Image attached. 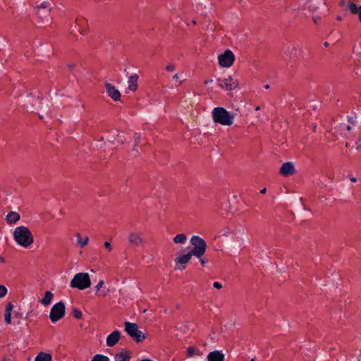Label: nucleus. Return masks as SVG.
I'll list each match as a JSON object with an SVG mask.
<instances>
[{
    "instance_id": "nucleus-48",
    "label": "nucleus",
    "mask_w": 361,
    "mask_h": 361,
    "mask_svg": "<svg viewBox=\"0 0 361 361\" xmlns=\"http://www.w3.org/2000/svg\"><path fill=\"white\" fill-rule=\"evenodd\" d=\"M337 20H341V18L340 16L337 17Z\"/></svg>"
},
{
    "instance_id": "nucleus-13",
    "label": "nucleus",
    "mask_w": 361,
    "mask_h": 361,
    "mask_svg": "<svg viewBox=\"0 0 361 361\" xmlns=\"http://www.w3.org/2000/svg\"><path fill=\"white\" fill-rule=\"evenodd\" d=\"M120 338L121 332L118 330H115L107 336L106 344L108 347H113L118 343Z\"/></svg>"
},
{
    "instance_id": "nucleus-21",
    "label": "nucleus",
    "mask_w": 361,
    "mask_h": 361,
    "mask_svg": "<svg viewBox=\"0 0 361 361\" xmlns=\"http://www.w3.org/2000/svg\"><path fill=\"white\" fill-rule=\"evenodd\" d=\"M52 356L49 353L41 352L35 357V361H51Z\"/></svg>"
},
{
    "instance_id": "nucleus-36",
    "label": "nucleus",
    "mask_w": 361,
    "mask_h": 361,
    "mask_svg": "<svg viewBox=\"0 0 361 361\" xmlns=\"http://www.w3.org/2000/svg\"><path fill=\"white\" fill-rule=\"evenodd\" d=\"M104 246H105V247H106V248L109 252H111V251L112 250V249H113V247H112V246H111V243H110L109 242H105V243H104Z\"/></svg>"
},
{
    "instance_id": "nucleus-50",
    "label": "nucleus",
    "mask_w": 361,
    "mask_h": 361,
    "mask_svg": "<svg viewBox=\"0 0 361 361\" xmlns=\"http://www.w3.org/2000/svg\"><path fill=\"white\" fill-rule=\"evenodd\" d=\"M2 361H6V358H5V357H4V358L2 359Z\"/></svg>"
},
{
    "instance_id": "nucleus-35",
    "label": "nucleus",
    "mask_w": 361,
    "mask_h": 361,
    "mask_svg": "<svg viewBox=\"0 0 361 361\" xmlns=\"http://www.w3.org/2000/svg\"><path fill=\"white\" fill-rule=\"evenodd\" d=\"M13 305L11 303H8L6 307V312H10L11 313V311L13 310Z\"/></svg>"
},
{
    "instance_id": "nucleus-47",
    "label": "nucleus",
    "mask_w": 361,
    "mask_h": 361,
    "mask_svg": "<svg viewBox=\"0 0 361 361\" xmlns=\"http://www.w3.org/2000/svg\"><path fill=\"white\" fill-rule=\"evenodd\" d=\"M141 361H152V360H149V359H144V360H141Z\"/></svg>"
},
{
    "instance_id": "nucleus-8",
    "label": "nucleus",
    "mask_w": 361,
    "mask_h": 361,
    "mask_svg": "<svg viewBox=\"0 0 361 361\" xmlns=\"http://www.w3.org/2000/svg\"><path fill=\"white\" fill-rule=\"evenodd\" d=\"M219 63L221 67L228 68L231 66L235 60V56L231 50H226L218 56Z\"/></svg>"
},
{
    "instance_id": "nucleus-14",
    "label": "nucleus",
    "mask_w": 361,
    "mask_h": 361,
    "mask_svg": "<svg viewBox=\"0 0 361 361\" xmlns=\"http://www.w3.org/2000/svg\"><path fill=\"white\" fill-rule=\"evenodd\" d=\"M280 173L285 176L288 177L295 173V167L291 162H286L283 164L280 169Z\"/></svg>"
},
{
    "instance_id": "nucleus-52",
    "label": "nucleus",
    "mask_w": 361,
    "mask_h": 361,
    "mask_svg": "<svg viewBox=\"0 0 361 361\" xmlns=\"http://www.w3.org/2000/svg\"><path fill=\"white\" fill-rule=\"evenodd\" d=\"M345 146L348 147V142H346Z\"/></svg>"
},
{
    "instance_id": "nucleus-33",
    "label": "nucleus",
    "mask_w": 361,
    "mask_h": 361,
    "mask_svg": "<svg viewBox=\"0 0 361 361\" xmlns=\"http://www.w3.org/2000/svg\"><path fill=\"white\" fill-rule=\"evenodd\" d=\"M103 285L104 281L102 280L99 281L97 285L95 286L97 291H99L102 288Z\"/></svg>"
},
{
    "instance_id": "nucleus-51",
    "label": "nucleus",
    "mask_w": 361,
    "mask_h": 361,
    "mask_svg": "<svg viewBox=\"0 0 361 361\" xmlns=\"http://www.w3.org/2000/svg\"><path fill=\"white\" fill-rule=\"evenodd\" d=\"M265 87L267 89V88H269V85H267L265 86Z\"/></svg>"
},
{
    "instance_id": "nucleus-43",
    "label": "nucleus",
    "mask_w": 361,
    "mask_h": 361,
    "mask_svg": "<svg viewBox=\"0 0 361 361\" xmlns=\"http://www.w3.org/2000/svg\"><path fill=\"white\" fill-rule=\"evenodd\" d=\"M173 79H175V80H178L179 77H178V74H175V75H173Z\"/></svg>"
},
{
    "instance_id": "nucleus-20",
    "label": "nucleus",
    "mask_w": 361,
    "mask_h": 361,
    "mask_svg": "<svg viewBox=\"0 0 361 361\" xmlns=\"http://www.w3.org/2000/svg\"><path fill=\"white\" fill-rule=\"evenodd\" d=\"M53 297L54 294L51 291L47 290L45 292L44 296L42 298L40 302L44 306H48L51 304Z\"/></svg>"
},
{
    "instance_id": "nucleus-49",
    "label": "nucleus",
    "mask_w": 361,
    "mask_h": 361,
    "mask_svg": "<svg viewBox=\"0 0 361 361\" xmlns=\"http://www.w3.org/2000/svg\"><path fill=\"white\" fill-rule=\"evenodd\" d=\"M255 109L257 111V110H259V106H257V107H256V109Z\"/></svg>"
},
{
    "instance_id": "nucleus-10",
    "label": "nucleus",
    "mask_w": 361,
    "mask_h": 361,
    "mask_svg": "<svg viewBox=\"0 0 361 361\" xmlns=\"http://www.w3.org/2000/svg\"><path fill=\"white\" fill-rule=\"evenodd\" d=\"M192 256H193L190 252L179 255L178 257L176 258L175 262H176V267L175 269H179V270H184L185 269V264L189 262V261L191 259Z\"/></svg>"
},
{
    "instance_id": "nucleus-42",
    "label": "nucleus",
    "mask_w": 361,
    "mask_h": 361,
    "mask_svg": "<svg viewBox=\"0 0 361 361\" xmlns=\"http://www.w3.org/2000/svg\"><path fill=\"white\" fill-rule=\"evenodd\" d=\"M266 191H267V189L264 188H263V189H262V190H260V193H262V194H264V193L266 192Z\"/></svg>"
},
{
    "instance_id": "nucleus-44",
    "label": "nucleus",
    "mask_w": 361,
    "mask_h": 361,
    "mask_svg": "<svg viewBox=\"0 0 361 361\" xmlns=\"http://www.w3.org/2000/svg\"><path fill=\"white\" fill-rule=\"evenodd\" d=\"M350 180H351L352 182H355V181L357 180V179H356V178H354V177H353V178H350Z\"/></svg>"
},
{
    "instance_id": "nucleus-31",
    "label": "nucleus",
    "mask_w": 361,
    "mask_h": 361,
    "mask_svg": "<svg viewBox=\"0 0 361 361\" xmlns=\"http://www.w3.org/2000/svg\"><path fill=\"white\" fill-rule=\"evenodd\" d=\"M312 20L316 25L320 24L322 20V18L319 16H313Z\"/></svg>"
},
{
    "instance_id": "nucleus-37",
    "label": "nucleus",
    "mask_w": 361,
    "mask_h": 361,
    "mask_svg": "<svg viewBox=\"0 0 361 361\" xmlns=\"http://www.w3.org/2000/svg\"><path fill=\"white\" fill-rule=\"evenodd\" d=\"M213 286L217 289H221L222 288V285L218 281L214 282Z\"/></svg>"
},
{
    "instance_id": "nucleus-23",
    "label": "nucleus",
    "mask_w": 361,
    "mask_h": 361,
    "mask_svg": "<svg viewBox=\"0 0 361 361\" xmlns=\"http://www.w3.org/2000/svg\"><path fill=\"white\" fill-rule=\"evenodd\" d=\"M37 14H39V10L44 9V13L49 15L51 11L50 4L48 2L44 1L40 5L37 6Z\"/></svg>"
},
{
    "instance_id": "nucleus-16",
    "label": "nucleus",
    "mask_w": 361,
    "mask_h": 361,
    "mask_svg": "<svg viewBox=\"0 0 361 361\" xmlns=\"http://www.w3.org/2000/svg\"><path fill=\"white\" fill-rule=\"evenodd\" d=\"M225 356L219 350H214L207 355L208 361H224Z\"/></svg>"
},
{
    "instance_id": "nucleus-27",
    "label": "nucleus",
    "mask_w": 361,
    "mask_h": 361,
    "mask_svg": "<svg viewBox=\"0 0 361 361\" xmlns=\"http://www.w3.org/2000/svg\"><path fill=\"white\" fill-rule=\"evenodd\" d=\"M73 315L77 319H80L82 317V312L80 310L74 308L73 310Z\"/></svg>"
},
{
    "instance_id": "nucleus-12",
    "label": "nucleus",
    "mask_w": 361,
    "mask_h": 361,
    "mask_svg": "<svg viewBox=\"0 0 361 361\" xmlns=\"http://www.w3.org/2000/svg\"><path fill=\"white\" fill-rule=\"evenodd\" d=\"M128 241L132 245L134 246H140L145 242L142 233L138 232L130 233L128 235Z\"/></svg>"
},
{
    "instance_id": "nucleus-4",
    "label": "nucleus",
    "mask_w": 361,
    "mask_h": 361,
    "mask_svg": "<svg viewBox=\"0 0 361 361\" xmlns=\"http://www.w3.org/2000/svg\"><path fill=\"white\" fill-rule=\"evenodd\" d=\"M72 288H77L79 290H85L91 286V281L87 273L76 274L71 281Z\"/></svg>"
},
{
    "instance_id": "nucleus-5",
    "label": "nucleus",
    "mask_w": 361,
    "mask_h": 361,
    "mask_svg": "<svg viewBox=\"0 0 361 361\" xmlns=\"http://www.w3.org/2000/svg\"><path fill=\"white\" fill-rule=\"evenodd\" d=\"M124 326L125 331H126L127 334L136 342H142L145 339V334L139 330V327L137 324L126 322L124 323Z\"/></svg>"
},
{
    "instance_id": "nucleus-17",
    "label": "nucleus",
    "mask_w": 361,
    "mask_h": 361,
    "mask_svg": "<svg viewBox=\"0 0 361 361\" xmlns=\"http://www.w3.org/2000/svg\"><path fill=\"white\" fill-rule=\"evenodd\" d=\"M131 358V352L129 350H123L115 355V361H130Z\"/></svg>"
},
{
    "instance_id": "nucleus-45",
    "label": "nucleus",
    "mask_w": 361,
    "mask_h": 361,
    "mask_svg": "<svg viewBox=\"0 0 361 361\" xmlns=\"http://www.w3.org/2000/svg\"><path fill=\"white\" fill-rule=\"evenodd\" d=\"M212 81H213L212 80H206V81L204 82V83H205V84H208L209 82H212Z\"/></svg>"
},
{
    "instance_id": "nucleus-19",
    "label": "nucleus",
    "mask_w": 361,
    "mask_h": 361,
    "mask_svg": "<svg viewBox=\"0 0 361 361\" xmlns=\"http://www.w3.org/2000/svg\"><path fill=\"white\" fill-rule=\"evenodd\" d=\"M187 356L188 357H192L194 356H201L202 355L201 350L195 346H188L187 348Z\"/></svg>"
},
{
    "instance_id": "nucleus-2",
    "label": "nucleus",
    "mask_w": 361,
    "mask_h": 361,
    "mask_svg": "<svg viewBox=\"0 0 361 361\" xmlns=\"http://www.w3.org/2000/svg\"><path fill=\"white\" fill-rule=\"evenodd\" d=\"M212 119L214 123L222 126H230L233 123L234 114L228 111L224 107H215L212 111Z\"/></svg>"
},
{
    "instance_id": "nucleus-24",
    "label": "nucleus",
    "mask_w": 361,
    "mask_h": 361,
    "mask_svg": "<svg viewBox=\"0 0 361 361\" xmlns=\"http://www.w3.org/2000/svg\"><path fill=\"white\" fill-rule=\"evenodd\" d=\"M75 236L77 238V242L80 245V247H83L87 245L88 241H89L88 237L86 236L85 238H82L80 234L78 233H76Z\"/></svg>"
},
{
    "instance_id": "nucleus-15",
    "label": "nucleus",
    "mask_w": 361,
    "mask_h": 361,
    "mask_svg": "<svg viewBox=\"0 0 361 361\" xmlns=\"http://www.w3.org/2000/svg\"><path fill=\"white\" fill-rule=\"evenodd\" d=\"M138 78H139V77H138V75H137V74H133L128 78V89L130 90L135 92L137 90Z\"/></svg>"
},
{
    "instance_id": "nucleus-38",
    "label": "nucleus",
    "mask_w": 361,
    "mask_h": 361,
    "mask_svg": "<svg viewBox=\"0 0 361 361\" xmlns=\"http://www.w3.org/2000/svg\"><path fill=\"white\" fill-rule=\"evenodd\" d=\"M358 17H359V20L361 22V5L359 6Z\"/></svg>"
},
{
    "instance_id": "nucleus-11",
    "label": "nucleus",
    "mask_w": 361,
    "mask_h": 361,
    "mask_svg": "<svg viewBox=\"0 0 361 361\" xmlns=\"http://www.w3.org/2000/svg\"><path fill=\"white\" fill-rule=\"evenodd\" d=\"M105 87L109 97L114 101L120 100L121 94L114 85L109 82H105Z\"/></svg>"
},
{
    "instance_id": "nucleus-46",
    "label": "nucleus",
    "mask_w": 361,
    "mask_h": 361,
    "mask_svg": "<svg viewBox=\"0 0 361 361\" xmlns=\"http://www.w3.org/2000/svg\"><path fill=\"white\" fill-rule=\"evenodd\" d=\"M324 46H325L326 47H329V43H328L327 42H326L324 43Z\"/></svg>"
},
{
    "instance_id": "nucleus-53",
    "label": "nucleus",
    "mask_w": 361,
    "mask_h": 361,
    "mask_svg": "<svg viewBox=\"0 0 361 361\" xmlns=\"http://www.w3.org/2000/svg\"><path fill=\"white\" fill-rule=\"evenodd\" d=\"M255 358H252V359L251 360V361H255Z\"/></svg>"
},
{
    "instance_id": "nucleus-28",
    "label": "nucleus",
    "mask_w": 361,
    "mask_h": 361,
    "mask_svg": "<svg viewBox=\"0 0 361 361\" xmlns=\"http://www.w3.org/2000/svg\"><path fill=\"white\" fill-rule=\"evenodd\" d=\"M7 293V288L4 285H0V298L4 297Z\"/></svg>"
},
{
    "instance_id": "nucleus-9",
    "label": "nucleus",
    "mask_w": 361,
    "mask_h": 361,
    "mask_svg": "<svg viewBox=\"0 0 361 361\" xmlns=\"http://www.w3.org/2000/svg\"><path fill=\"white\" fill-rule=\"evenodd\" d=\"M355 124H356V116H348L347 123H341L340 124V130L345 136L348 137L350 134L351 130L355 126Z\"/></svg>"
},
{
    "instance_id": "nucleus-30",
    "label": "nucleus",
    "mask_w": 361,
    "mask_h": 361,
    "mask_svg": "<svg viewBox=\"0 0 361 361\" xmlns=\"http://www.w3.org/2000/svg\"><path fill=\"white\" fill-rule=\"evenodd\" d=\"M5 322L6 324H9L11 322V313L10 312H5Z\"/></svg>"
},
{
    "instance_id": "nucleus-1",
    "label": "nucleus",
    "mask_w": 361,
    "mask_h": 361,
    "mask_svg": "<svg viewBox=\"0 0 361 361\" xmlns=\"http://www.w3.org/2000/svg\"><path fill=\"white\" fill-rule=\"evenodd\" d=\"M13 238L16 243L27 248L34 242V238L29 228L24 226L16 227L13 231Z\"/></svg>"
},
{
    "instance_id": "nucleus-25",
    "label": "nucleus",
    "mask_w": 361,
    "mask_h": 361,
    "mask_svg": "<svg viewBox=\"0 0 361 361\" xmlns=\"http://www.w3.org/2000/svg\"><path fill=\"white\" fill-rule=\"evenodd\" d=\"M347 6H348V8L349 9V11L352 13H353V14H358V13H359V7H357V5L354 2L350 1L347 4Z\"/></svg>"
},
{
    "instance_id": "nucleus-7",
    "label": "nucleus",
    "mask_w": 361,
    "mask_h": 361,
    "mask_svg": "<svg viewBox=\"0 0 361 361\" xmlns=\"http://www.w3.org/2000/svg\"><path fill=\"white\" fill-rule=\"evenodd\" d=\"M217 81L219 86L227 91H232L239 85V80L235 76L228 75L223 79L219 78Z\"/></svg>"
},
{
    "instance_id": "nucleus-26",
    "label": "nucleus",
    "mask_w": 361,
    "mask_h": 361,
    "mask_svg": "<svg viewBox=\"0 0 361 361\" xmlns=\"http://www.w3.org/2000/svg\"><path fill=\"white\" fill-rule=\"evenodd\" d=\"M109 358L104 355L97 354L95 355L91 361H109Z\"/></svg>"
},
{
    "instance_id": "nucleus-32",
    "label": "nucleus",
    "mask_w": 361,
    "mask_h": 361,
    "mask_svg": "<svg viewBox=\"0 0 361 361\" xmlns=\"http://www.w3.org/2000/svg\"><path fill=\"white\" fill-rule=\"evenodd\" d=\"M166 70L169 72L173 71L175 70V66L173 64H169L166 66Z\"/></svg>"
},
{
    "instance_id": "nucleus-34",
    "label": "nucleus",
    "mask_w": 361,
    "mask_h": 361,
    "mask_svg": "<svg viewBox=\"0 0 361 361\" xmlns=\"http://www.w3.org/2000/svg\"><path fill=\"white\" fill-rule=\"evenodd\" d=\"M355 149L357 150L361 149V137L355 142Z\"/></svg>"
},
{
    "instance_id": "nucleus-40",
    "label": "nucleus",
    "mask_w": 361,
    "mask_h": 361,
    "mask_svg": "<svg viewBox=\"0 0 361 361\" xmlns=\"http://www.w3.org/2000/svg\"><path fill=\"white\" fill-rule=\"evenodd\" d=\"M345 0H341V1H340V3H339V5H340L341 6H344V5H345Z\"/></svg>"
},
{
    "instance_id": "nucleus-29",
    "label": "nucleus",
    "mask_w": 361,
    "mask_h": 361,
    "mask_svg": "<svg viewBox=\"0 0 361 361\" xmlns=\"http://www.w3.org/2000/svg\"><path fill=\"white\" fill-rule=\"evenodd\" d=\"M201 263V265L202 267H204L209 262L208 258L204 257V255H202L200 257H197Z\"/></svg>"
},
{
    "instance_id": "nucleus-6",
    "label": "nucleus",
    "mask_w": 361,
    "mask_h": 361,
    "mask_svg": "<svg viewBox=\"0 0 361 361\" xmlns=\"http://www.w3.org/2000/svg\"><path fill=\"white\" fill-rule=\"evenodd\" d=\"M66 312L65 305L63 302H59L54 304L51 308L49 319L52 323H56L62 319Z\"/></svg>"
},
{
    "instance_id": "nucleus-41",
    "label": "nucleus",
    "mask_w": 361,
    "mask_h": 361,
    "mask_svg": "<svg viewBox=\"0 0 361 361\" xmlns=\"http://www.w3.org/2000/svg\"><path fill=\"white\" fill-rule=\"evenodd\" d=\"M107 295V293H98V295L104 297Z\"/></svg>"
},
{
    "instance_id": "nucleus-39",
    "label": "nucleus",
    "mask_w": 361,
    "mask_h": 361,
    "mask_svg": "<svg viewBox=\"0 0 361 361\" xmlns=\"http://www.w3.org/2000/svg\"><path fill=\"white\" fill-rule=\"evenodd\" d=\"M140 136L139 135H136V137H135L136 144H138L140 142Z\"/></svg>"
},
{
    "instance_id": "nucleus-3",
    "label": "nucleus",
    "mask_w": 361,
    "mask_h": 361,
    "mask_svg": "<svg viewBox=\"0 0 361 361\" xmlns=\"http://www.w3.org/2000/svg\"><path fill=\"white\" fill-rule=\"evenodd\" d=\"M190 243L192 248L190 252L193 256L200 257L204 255L207 245L202 238L198 235H193L190 239Z\"/></svg>"
},
{
    "instance_id": "nucleus-18",
    "label": "nucleus",
    "mask_w": 361,
    "mask_h": 361,
    "mask_svg": "<svg viewBox=\"0 0 361 361\" xmlns=\"http://www.w3.org/2000/svg\"><path fill=\"white\" fill-rule=\"evenodd\" d=\"M20 219V214L16 212H10L6 216L8 224H16Z\"/></svg>"
},
{
    "instance_id": "nucleus-22",
    "label": "nucleus",
    "mask_w": 361,
    "mask_h": 361,
    "mask_svg": "<svg viewBox=\"0 0 361 361\" xmlns=\"http://www.w3.org/2000/svg\"><path fill=\"white\" fill-rule=\"evenodd\" d=\"M173 240L176 244H184L187 240V236L184 233H180L176 235Z\"/></svg>"
}]
</instances>
